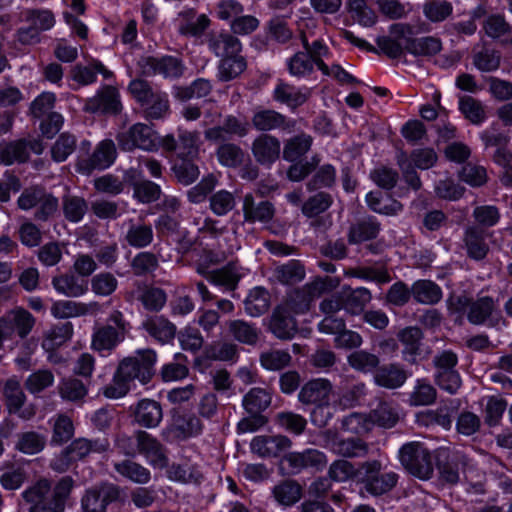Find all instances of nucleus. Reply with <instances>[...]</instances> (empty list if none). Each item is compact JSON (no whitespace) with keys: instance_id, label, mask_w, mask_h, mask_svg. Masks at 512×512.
Wrapping results in <instances>:
<instances>
[{"instance_id":"nucleus-8","label":"nucleus","mask_w":512,"mask_h":512,"mask_svg":"<svg viewBox=\"0 0 512 512\" xmlns=\"http://www.w3.org/2000/svg\"><path fill=\"white\" fill-rule=\"evenodd\" d=\"M3 396L9 414H15L23 420H30L36 415V408L33 404L25 406L27 397L16 377L5 381Z\"/></svg>"},{"instance_id":"nucleus-2","label":"nucleus","mask_w":512,"mask_h":512,"mask_svg":"<svg viewBox=\"0 0 512 512\" xmlns=\"http://www.w3.org/2000/svg\"><path fill=\"white\" fill-rule=\"evenodd\" d=\"M400 461L405 469L422 480L432 477L434 466L431 453L419 442H411L400 449Z\"/></svg>"},{"instance_id":"nucleus-33","label":"nucleus","mask_w":512,"mask_h":512,"mask_svg":"<svg viewBox=\"0 0 512 512\" xmlns=\"http://www.w3.org/2000/svg\"><path fill=\"white\" fill-rule=\"evenodd\" d=\"M407 379L406 371L398 364H388L378 368L374 381L378 386L395 389L402 386Z\"/></svg>"},{"instance_id":"nucleus-12","label":"nucleus","mask_w":512,"mask_h":512,"mask_svg":"<svg viewBox=\"0 0 512 512\" xmlns=\"http://www.w3.org/2000/svg\"><path fill=\"white\" fill-rule=\"evenodd\" d=\"M118 497L119 490L115 485H96L86 490L81 499V507L84 512H105L107 506Z\"/></svg>"},{"instance_id":"nucleus-21","label":"nucleus","mask_w":512,"mask_h":512,"mask_svg":"<svg viewBox=\"0 0 512 512\" xmlns=\"http://www.w3.org/2000/svg\"><path fill=\"white\" fill-rule=\"evenodd\" d=\"M280 141L271 135L261 134L252 143L254 158L261 165H271L280 155Z\"/></svg>"},{"instance_id":"nucleus-52","label":"nucleus","mask_w":512,"mask_h":512,"mask_svg":"<svg viewBox=\"0 0 512 512\" xmlns=\"http://www.w3.org/2000/svg\"><path fill=\"white\" fill-rule=\"evenodd\" d=\"M115 470L122 476L139 484H146L151 478L150 471L139 463L124 460L114 464Z\"/></svg>"},{"instance_id":"nucleus-58","label":"nucleus","mask_w":512,"mask_h":512,"mask_svg":"<svg viewBox=\"0 0 512 512\" xmlns=\"http://www.w3.org/2000/svg\"><path fill=\"white\" fill-rule=\"evenodd\" d=\"M371 424H377L384 428L393 427L399 420L397 409L387 402L380 403L370 413Z\"/></svg>"},{"instance_id":"nucleus-49","label":"nucleus","mask_w":512,"mask_h":512,"mask_svg":"<svg viewBox=\"0 0 512 512\" xmlns=\"http://www.w3.org/2000/svg\"><path fill=\"white\" fill-rule=\"evenodd\" d=\"M154 238L152 226L145 223H131L125 240L134 248H145L149 246Z\"/></svg>"},{"instance_id":"nucleus-1","label":"nucleus","mask_w":512,"mask_h":512,"mask_svg":"<svg viewBox=\"0 0 512 512\" xmlns=\"http://www.w3.org/2000/svg\"><path fill=\"white\" fill-rule=\"evenodd\" d=\"M128 325L121 311H112L107 318V324L94 329L91 342L92 349L98 352L113 350L124 340Z\"/></svg>"},{"instance_id":"nucleus-50","label":"nucleus","mask_w":512,"mask_h":512,"mask_svg":"<svg viewBox=\"0 0 512 512\" xmlns=\"http://www.w3.org/2000/svg\"><path fill=\"white\" fill-rule=\"evenodd\" d=\"M365 396L366 385L361 382L353 384L351 387L338 394L334 401V408L340 410L354 408L360 404Z\"/></svg>"},{"instance_id":"nucleus-31","label":"nucleus","mask_w":512,"mask_h":512,"mask_svg":"<svg viewBox=\"0 0 512 512\" xmlns=\"http://www.w3.org/2000/svg\"><path fill=\"white\" fill-rule=\"evenodd\" d=\"M309 93L297 88L283 80H278L274 91L273 99L290 108L301 106L308 99Z\"/></svg>"},{"instance_id":"nucleus-38","label":"nucleus","mask_w":512,"mask_h":512,"mask_svg":"<svg viewBox=\"0 0 512 512\" xmlns=\"http://www.w3.org/2000/svg\"><path fill=\"white\" fill-rule=\"evenodd\" d=\"M399 341L405 346L403 357L410 363H415L416 355L419 353L420 341L423 337L420 328L415 326L406 327L397 334Z\"/></svg>"},{"instance_id":"nucleus-18","label":"nucleus","mask_w":512,"mask_h":512,"mask_svg":"<svg viewBox=\"0 0 512 512\" xmlns=\"http://www.w3.org/2000/svg\"><path fill=\"white\" fill-rule=\"evenodd\" d=\"M84 109L90 113L117 114L122 109L119 92L112 86H105L86 101Z\"/></svg>"},{"instance_id":"nucleus-35","label":"nucleus","mask_w":512,"mask_h":512,"mask_svg":"<svg viewBox=\"0 0 512 512\" xmlns=\"http://www.w3.org/2000/svg\"><path fill=\"white\" fill-rule=\"evenodd\" d=\"M341 293L345 303L344 309L352 315H359L362 313L366 305L372 299L371 292L365 287H359L356 289L347 287L343 288Z\"/></svg>"},{"instance_id":"nucleus-45","label":"nucleus","mask_w":512,"mask_h":512,"mask_svg":"<svg viewBox=\"0 0 512 512\" xmlns=\"http://www.w3.org/2000/svg\"><path fill=\"white\" fill-rule=\"evenodd\" d=\"M5 316L21 339L28 336L36 322L35 317L24 308L10 310Z\"/></svg>"},{"instance_id":"nucleus-6","label":"nucleus","mask_w":512,"mask_h":512,"mask_svg":"<svg viewBox=\"0 0 512 512\" xmlns=\"http://www.w3.org/2000/svg\"><path fill=\"white\" fill-rule=\"evenodd\" d=\"M382 465L379 461H367L361 464L360 472L363 474V484L366 491L379 496L392 490L398 481L394 472L380 474Z\"/></svg>"},{"instance_id":"nucleus-61","label":"nucleus","mask_w":512,"mask_h":512,"mask_svg":"<svg viewBox=\"0 0 512 512\" xmlns=\"http://www.w3.org/2000/svg\"><path fill=\"white\" fill-rule=\"evenodd\" d=\"M312 297L306 291V287L295 289L288 294L287 299L281 306L287 307V310L294 314H304L309 311Z\"/></svg>"},{"instance_id":"nucleus-10","label":"nucleus","mask_w":512,"mask_h":512,"mask_svg":"<svg viewBox=\"0 0 512 512\" xmlns=\"http://www.w3.org/2000/svg\"><path fill=\"white\" fill-rule=\"evenodd\" d=\"M161 144L166 151H175L181 159H194L199 154L200 134L179 128L177 139L173 135H167Z\"/></svg>"},{"instance_id":"nucleus-36","label":"nucleus","mask_w":512,"mask_h":512,"mask_svg":"<svg viewBox=\"0 0 512 512\" xmlns=\"http://www.w3.org/2000/svg\"><path fill=\"white\" fill-rule=\"evenodd\" d=\"M368 207L375 213L395 216L403 210V205L390 197H385L380 191H371L366 195Z\"/></svg>"},{"instance_id":"nucleus-30","label":"nucleus","mask_w":512,"mask_h":512,"mask_svg":"<svg viewBox=\"0 0 512 512\" xmlns=\"http://www.w3.org/2000/svg\"><path fill=\"white\" fill-rule=\"evenodd\" d=\"M109 441L107 438L87 439L77 438L68 446L74 461L83 460L91 453H103L109 449Z\"/></svg>"},{"instance_id":"nucleus-24","label":"nucleus","mask_w":512,"mask_h":512,"mask_svg":"<svg viewBox=\"0 0 512 512\" xmlns=\"http://www.w3.org/2000/svg\"><path fill=\"white\" fill-rule=\"evenodd\" d=\"M134 417L138 425L145 428H155L162 421V407L155 400L142 399L136 405Z\"/></svg>"},{"instance_id":"nucleus-25","label":"nucleus","mask_w":512,"mask_h":512,"mask_svg":"<svg viewBox=\"0 0 512 512\" xmlns=\"http://www.w3.org/2000/svg\"><path fill=\"white\" fill-rule=\"evenodd\" d=\"M207 44L209 50L220 59L238 55L242 50L239 39L230 33L212 34Z\"/></svg>"},{"instance_id":"nucleus-9","label":"nucleus","mask_w":512,"mask_h":512,"mask_svg":"<svg viewBox=\"0 0 512 512\" xmlns=\"http://www.w3.org/2000/svg\"><path fill=\"white\" fill-rule=\"evenodd\" d=\"M138 452L146 459L154 469H165L169 465L167 448L154 436L146 431L139 430L135 433Z\"/></svg>"},{"instance_id":"nucleus-47","label":"nucleus","mask_w":512,"mask_h":512,"mask_svg":"<svg viewBox=\"0 0 512 512\" xmlns=\"http://www.w3.org/2000/svg\"><path fill=\"white\" fill-rule=\"evenodd\" d=\"M73 329L71 323H60L54 325L44 334L42 347L46 351H53L67 342L72 335Z\"/></svg>"},{"instance_id":"nucleus-48","label":"nucleus","mask_w":512,"mask_h":512,"mask_svg":"<svg viewBox=\"0 0 512 512\" xmlns=\"http://www.w3.org/2000/svg\"><path fill=\"white\" fill-rule=\"evenodd\" d=\"M58 393L63 400L80 402L86 397L88 388L82 380L68 377L59 382Z\"/></svg>"},{"instance_id":"nucleus-51","label":"nucleus","mask_w":512,"mask_h":512,"mask_svg":"<svg viewBox=\"0 0 512 512\" xmlns=\"http://www.w3.org/2000/svg\"><path fill=\"white\" fill-rule=\"evenodd\" d=\"M52 424V445H62L68 442L74 435V424L71 418L65 414H58Z\"/></svg>"},{"instance_id":"nucleus-44","label":"nucleus","mask_w":512,"mask_h":512,"mask_svg":"<svg viewBox=\"0 0 512 512\" xmlns=\"http://www.w3.org/2000/svg\"><path fill=\"white\" fill-rule=\"evenodd\" d=\"M300 38L304 52L309 55L311 60H313L322 73H328V65L324 63V58H327L330 55V50L324 41L317 39L310 43L305 33H302Z\"/></svg>"},{"instance_id":"nucleus-64","label":"nucleus","mask_w":512,"mask_h":512,"mask_svg":"<svg viewBox=\"0 0 512 512\" xmlns=\"http://www.w3.org/2000/svg\"><path fill=\"white\" fill-rule=\"evenodd\" d=\"M312 137L307 134H299L291 138L283 150V157L288 161H295L310 149Z\"/></svg>"},{"instance_id":"nucleus-46","label":"nucleus","mask_w":512,"mask_h":512,"mask_svg":"<svg viewBox=\"0 0 512 512\" xmlns=\"http://www.w3.org/2000/svg\"><path fill=\"white\" fill-rule=\"evenodd\" d=\"M246 66V60L241 54L220 59L217 77L223 82L231 81L240 76L246 69Z\"/></svg>"},{"instance_id":"nucleus-11","label":"nucleus","mask_w":512,"mask_h":512,"mask_svg":"<svg viewBox=\"0 0 512 512\" xmlns=\"http://www.w3.org/2000/svg\"><path fill=\"white\" fill-rule=\"evenodd\" d=\"M51 484L47 479H40L23 493V499L30 504L29 512H64V508L52 498L47 499Z\"/></svg>"},{"instance_id":"nucleus-29","label":"nucleus","mask_w":512,"mask_h":512,"mask_svg":"<svg viewBox=\"0 0 512 512\" xmlns=\"http://www.w3.org/2000/svg\"><path fill=\"white\" fill-rule=\"evenodd\" d=\"M98 307L99 304L97 302L82 303L71 300H61L53 303L51 306V314L58 319L80 317L97 310Z\"/></svg>"},{"instance_id":"nucleus-63","label":"nucleus","mask_w":512,"mask_h":512,"mask_svg":"<svg viewBox=\"0 0 512 512\" xmlns=\"http://www.w3.org/2000/svg\"><path fill=\"white\" fill-rule=\"evenodd\" d=\"M347 362L354 370L368 373L378 367L380 360L373 353L365 350H356L348 355Z\"/></svg>"},{"instance_id":"nucleus-4","label":"nucleus","mask_w":512,"mask_h":512,"mask_svg":"<svg viewBox=\"0 0 512 512\" xmlns=\"http://www.w3.org/2000/svg\"><path fill=\"white\" fill-rule=\"evenodd\" d=\"M17 205L24 211L36 208L34 218L37 221H47L56 213L58 199L41 188L32 187L24 189L17 200Z\"/></svg>"},{"instance_id":"nucleus-53","label":"nucleus","mask_w":512,"mask_h":512,"mask_svg":"<svg viewBox=\"0 0 512 512\" xmlns=\"http://www.w3.org/2000/svg\"><path fill=\"white\" fill-rule=\"evenodd\" d=\"M271 404L270 393L263 388H252L243 398V407L251 415H257Z\"/></svg>"},{"instance_id":"nucleus-19","label":"nucleus","mask_w":512,"mask_h":512,"mask_svg":"<svg viewBox=\"0 0 512 512\" xmlns=\"http://www.w3.org/2000/svg\"><path fill=\"white\" fill-rule=\"evenodd\" d=\"M269 331L280 340H290L297 333V322L287 307L274 308L268 324Z\"/></svg>"},{"instance_id":"nucleus-62","label":"nucleus","mask_w":512,"mask_h":512,"mask_svg":"<svg viewBox=\"0 0 512 512\" xmlns=\"http://www.w3.org/2000/svg\"><path fill=\"white\" fill-rule=\"evenodd\" d=\"M291 355L286 350L270 349L260 354V363L263 368L278 371L289 366Z\"/></svg>"},{"instance_id":"nucleus-54","label":"nucleus","mask_w":512,"mask_h":512,"mask_svg":"<svg viewBox=\"0 0 512 512\" xmlns=\"http://www.w3.org/2000/svg\"><path fill=\"white\" fill-rule=\"evenodd\" d=\"M459 110L472 124L479 125L486 119V111L482 102L471 96L459 99Z\"/></svg>"},{"instance_id":"nucleus-39","label":"nucleus","mask_w":512,"mask_h":512,"mask_svg":"<svg viewBox=\"0 0 512 512\" xmlns=\"http://www.w3.org/2000/svg\"><path fill=\"white\" fill-rule=\"evenodd\" d=\"M205 278L214 285L222 286L226 290H235L240 280V274L235 265L228 264L220 269L203 273Z\"/></svg>"},{"instance_id":"nucleus-17","label":"nucleus","mask_w":512,"mask_h":512,"mask_svg":"<svg viewBox=\"0 0 512 512\" xmlns=\"http://www.w3.org/2000/svg\"><path fill=\"white\" fill-rule=\"evenodd\" d=\"M292 446V441L284 435H259L250 443L251 451L262 458L278 457Z\"/></svg>"},{"instance_id":"nucleus-40","label":"nucleus","mask_w":512,"mask_h":512,"mask_svg":"<svg viewBox=\"0 0 512 512\" xmlns=\"http://www.w3.org/2000/svg\"><path fill=\"white\" fill-rule=\"evenodd\" d=\"M411 292L413 298L421 304L433 305L442 298L441 288L430 280L416 281L411 287Z\"/></svg>"},{"instance_id":"nucleus-56","label":"nucleus","mask_w":512,"mask_h":512,"mask_svg":"<svg viewBox=\"0 0 512 512\" xmlns=\"http://www.w3.org/2000/svg\"><path fill=\"white\" fill-rule=\"evenodd\" d=\"M442 48L440 39L432 36L414 38L407 42V52L415 56H432Z\"/></svg>"},{"instance_id":"nucleus-14","label":"nucleus","mask_w":512,"mask_h":512,"mask_svg":"<svg viewBox=\"0 0 512 512\" xmlns=\"http://www.w3.org/2000/svg\"><path fill=\"white\" fill-rule=\"evenodd\" d=\"M327 447L334 453L347 457H364L368 453V445L359 438L343 439L337 433L327 430L324 433Z\"/></svg>"},{"instance_id":"nucleus-60","label":"nucleus","mask_w":512,"mask_h":512,"mask_svg":"<svg viewBox=\"0 0 512 512\" xmlns=\"http://www.w3.org/2000/svg\"><path fill=\"white\" fill-rule=\"evenodd\" d=\"M436 398L437 391L434 386L424 379H419L410 394L409 402L412 406H426L434 403Z\"/></svg>"},{"instance_id":"nucleus-42","label":"nucleus","mask_w":512,"mask_h":512,"mask_svg":"<svg viewBox=\"0 0 512 512\" xmlns=\"http://www.w3.org/2000/svg\"><path fill=\"white\" fill-rule=\"evenodd\" d=\"M212 83L205 78H198L190 85L177 86L174 88V96L180 101H188L192 98H203L208 96L212 91Z\"/></svg>"},{"instance_id":"nucleus-34","label":"nucleus","mask_w":512,"mask_h":512,"mask_svg":"<svg viewBox=\"0 0 512 512\" xmlns=\"http://www.w3.org/2000/svg\"><path fill=\"white\" fill-rule=\"evenodd\" d=\"M305 275V267L299 260H289L276 265L272 274L273 278L283 285H294L301 282Z\"/></svg>"},{"instance_id":"nucleus-59","label":"nucleus","mask_w":512,"mask_h":512,"mask_svg":"<svg viewBox=\"0 0 512 512\" xmlns=\"http://www.w3.org/2000/svg\"><path fill=\"white\" fill-rule=\"evenodd\" d=\"M452 12L453 6L447 0H426L423 4L424 16L433 23L443 22Z\"/></svg>"},{"instance_id":"nucleus-15","label":"nucleus","mask_w":512,"mask_h":512,"mask_svg":"<svg viewBox=\"0 0 512 512\" xmlns=\"http://www.w3.org/2000/svg\"><path fill=\"white\" fill-rule=\"evenodd\" d=\"M284 461L293 474L305 469L322 470L327 464L326 455L316 449H306L303 452H291L284 456Z\"/></svg>"},{"instance_id":"nucleus-13","label":"nucleus","mask_w":512,"mask_h":512,"mask_svg":"<svg viewBox=\"0 0 512 512\" xmlns=\"http://www.w3.org/2000/svg\"><path fill=\"white\" fill-rule=\"evenodd\" d=\"M117 156L115 143L111 139L101 141L93 154L78 162L79 171L90 174L93 170L106 169L113 164Z\"/></svg>"},{"instance_id":"nucleus-16","label":"nucleus","mask_w":512,"mask_h":512,"mask_svg":"<svg viewBox=\"0 0 512 512\" xmlns=\"http://www.w3.org/2000/svg\"><path fill=\"white\" fill-rule=\"evenodd\" d=\"M334 394V387L326 378H316L306 382L298 393V400L303 405L327 403Z\"/></svg>"},{"instance_id":"nucleus-22","label":"nucleus","mask_w":512,"mask_h":512,"mask_svg":"<svg viewBox=\"0 0 512 512\" xmlns=\"http://www.w3.org/2000/svg\"><path fill=\"white\" fill-rule=\"evenodd\" d=\"M275 214V208L269 201L256 202L252 194H246L243 198L244 220L248 223H267Z\"/></svg>"},{"instance_id":"nucleus-32","label":"nucleus","mask_w":512,"mask_h":512,"mask_svg":"<svg viewBox=\"0 0 512 512\" xmlns=\"http://www.w3.org/2000/svg\"><path fill=\"white\" fill-rule=\"evenodd\" d=\"M54 289L66 297H81L88 291V282L74 274H62L52 279Z\"/></svg>"},{"instance_id":"nucleus-27","label":"nucleus","mask_w":512,"mask_h":512,"mask_svg":"<svg viewBox=\"0 0 512 512\" xmlns=\"http://www.w3.org/2000/svg\"><path fill=\"white\" fill-rule=\"evenodd\" d=\"M487 233L478 226H469L464 232V244L467 255L474 260H482L489 251L486 242Z\"/></svg>"},{"instance_id":"nucleus-28","label":"nucleus","mask_w":512,"mask_h":512,"mask_svg":"<svg viewBox=\"0 0 512 512\" xmlns=\"http://www.w3.org/2000/svg\"><path fill=\"white\" fill-rule=\"evenodd\" d=\"M225 324L229 335L235 341L250 346L259 341L261 331L256 324L243 319L228 320Z\"/></svg>"},{"instance_id":"nucleus-3","label":"nucleus","mask_w":512,"mask_h":512,"mask_svg":"<svg viewBox=\"0 0 512 512\" xmlns=\"http://www.w3.org/2000/svg\"><path fill=\"white\" fill-rule=\"evenodd\" d=\"M156 353L152 349L138 351L135 356L123 359L117 368L120 377L129 383L135 379L148 383L154 375Z\"/></svg>"},{"instance_id":"nucleus-5","label":"nucleus","mask_w":512,"mask_h":512,"mask_svg":"<svg viewBox=\"0 0 512 512\" xmlns=\"http://www.w3.org/2000/svg\"><path fill=\"white\" fill-rule=\"evenodd\" d=\"M140 75L152 77L161 75L164 78L175 79L183 75L185 66L177 57L173 56H142L137 62Z\"/></svg>"},{"instance_id":"nucleus-26","label":"nucleus","mask_w":512,"mask_h":512,"mask_svg":"<svg viewBox=\"0 0 512 512\" xmlns=\"http://www.w3.org/2000/svg\"><path fill=\"white\" fill-rule=\"evenodd\" d=\"M142 328L150 337L162 344L172 341L176 334V326L167 318L159 315L145 319L142 322Z\"/></svg>"},{"instance_id":"nucleus-55","label":"nucleus","mask_w":512,"mask_h":512,"mask_svg":"<svg viewBox=\"0 0 512 512\" xmlns=\"http://www.w3.org/2000/svg\"><path fill=\"white\" fill-rule=\"evenodd\" d=\"M253 126L259 131H270L285 124V116L270 109L259 110L252 117Z\"/></svg>"},{"instance_id":"nucleus-43","label":"nucleus","mask_w":512,"mask_h":512,"mask_svg":"<svg viewBox=\"0 0 512 512\" xmlns=\"http://www.w3.org/2000/svg\"><path fill=\"white\" fill-rule=\"evenodd\" d=\"M274 499L281 505L292 506L302 497V487L294 480H284L274 486Z\"/></svg>"},{"instance_id":"nucleus-23","label":"nucleus","mask_w":512,"mask_h":512,"mask_svg":"<svg viewBox=\"0 0 512 512\" xmlns=\"http://www.w3.org/2000/svg\"><path fill=\"white\" fill-rule=\"evenodd\" d=\"M381 229L378 220L373 216H365L352 223L348 231L350 244H359L375 239Z\"/></svg>"},{"instance_id":"nucleus-57","label":"nucleus","mask_w":512,"mask_h":512,"mask_svg":"<svg viewBox=\"0 0 512 512\" xmlns=\"http://www.w3.org/2000/svg\"><path fill=\"white\" fill-rule=\"evenodd\" d=\"M46 436L35 431L19 434L16 449L28 455L41 452L46 446Z\"/></svg>"},{"instance_id":"nucleus-7","label":"nucleus","mask_w":512,"mask_h":512,"mask_svg":"<svg viewBox=\"0 0 512 512\" xmlns=\"http://www.w3.org/2000/svg\"><path fill=\"white\" fill-rule=\"evenodd\" d=\"M116 139L123 151H133L136 148L153 151L158 145L156 133L144 123L132 125L128 130L118 133Z\"/></svg>"},{"instance_id":"nucleus-20","label":"nucleus","mask_w":512,"mask_h":512,"mask_svg":"<svg viewBox=\"0 0 512 512\" xmlns=\"http://www.w3.org/2000/svg\"><path fill=\"white\" fill-rule=\"evenodd\" d=\"M497 311V302L492 297L480 296L471 300L467 312V319L474 325H483L485 323L493 324V319Z\"/></svg>"},{"instance_id":"nucleus-41","label":"nucleus","mask_w":512,"mask_h":512,"mask_svg":"<svg viewBox=\"0 0 512 512\" xmlns=\"http://www.w3.org/2000/svg\"><path fill=\"white\" fill-rule=\"evenodd\" d=\"M245 312L251 317H259L270 307V294L262 287H255L244 301Z\"/></svg>"},{"instance_id":"nucleus-37","label":"nucleus","mask_w":512,"mask_h":512,"mask_svg":"<svg viewBox=\"0 0 512 512\" xmlns=\"http://www.w3.org/2000/svg\"><path fill=\"white\" fill-rule=\"evenodd\" d=\"M483 30L489 38L499 39L504 44L512 43L511 26L502 15L488 16L483 22Z\"/></svg>"}]
</instances>
